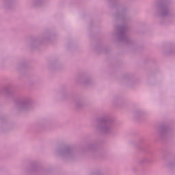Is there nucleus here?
Here are the masks:
<instances>
[{
  "label": "nucleus",
  "mask_w": 175,
  "mask_h": 175,
  "mask_svg": "<svg viewBox=\"0 0 175 175\" xmlns=\"http://www.w3.org/2000/svg\"><path fill=\"white\" fill-rule=\"evenodd\" d=\"M101 124L96 126V131L101 135H111L114 129V121L109 116L101 118Z\"/></svg>",
  "instance_id": "f257e3e1"
},
{
  "label": "nucleus",
  "mask_w": 175,
  "mask_h": 175,
  "mask_svg": "<svg viewBox=\"0 0 175 175\" xmlns=\"http://www.w3.org/2000/svg\"><path fill=\"white\" fill-rule=\"evenodd\" d=\"M55 152L62 159H73L75 152L69 147L57 148Z\"/></svg>",
  "instance_id": "f03ea898"
},
{
  "label": "nucleus",
  "mask_w": 175,
  "mask_h": 175,
  "mask_svg": "<svg viewBox=\"0 0 175 175\" xmlns=\"http://www.w3.org/2000/svg\"><path fill=\"white\" fill-rule=\"evenodd\" d=\"M15 5L16 0H2L0 8L4 10H12V9H14Z\"/></svg>",
  "instance_id": "7ed1b4c3"
},
{
  "label": "nucleus",
  "mask_w": 175,
  "mask_h": 175,
  "mask_svg": "<svg viewBox=\"0 0 175 175\" xmlns=\"http://www.w3.org/2000/svg\"><path fill=\"white\" fill-rule=\"evenodd\" d=\"M32 105V99L30 98H25L21 100L19 103H17V107L19 110H24L29 107Z\"/></svg>",
  "instance_id": "20e7f679"
},
{
  "label": "nucleus",
  "mask_w": 175,
  "mask_h": 175,
  "mask_svg": "<svg viewBox=\"0 0 175 175\" xmlns=\"http://www.w3.org/2000/svg\"><path fill=\"white\" fill-rule=\"evenodd\" d=\"M117 29L118 31L117 34L118 40L122 42H126V40H128V37L126 36V34H125V27L119 26L117 27Z\"/></svg>",
  "instance_id": "39448f33"
},
{
  "label": "nucleus",
  "mask_w": 175,
  "mask_h": 175,
  "mask_svg": "<svg viewBox=\"0 0 175 175\" xmlns=\"http://www.w3.org/2000/svg\"><path fill=\"white\" fill-rule=\"evenodd\" d=\"M170 13V9L169 8V7H167V5H163L161 8L160 16H161V17H165L167 16V14H169Z\"/></svg>",
  "instance_id": "423d86ee"
},
{
  "label": "nucleus",
  "mask_w": 175,
  "mask_h": 175,
  "mask_svg": "<svg viewBox=\"0 0 175 175\" xmlns=\"http://www.w3.org/2000/svg\"><path fill=\"white\" fill-rule=\"evenodd\" d=\"M78 83H84V84H88L91 82V78L87 77L85 76L80 77L77 79Z\"/></svg>",
  "instance_id": "0eeeda50"
},
{
  "label": "nucleus",
  "mask_w": 175,
  "mask_h": 175,
  "mask_svg": "<svg viewBox=\"0 0 175 175\" xmlns=\"http://www.w3.org/2000/svg\"><path fill=\"white\" fill-rule=\"evenodd\" d=\"M43 3V0H32L31 5L34 8H36V6H40L42 3Z\"/></svg>",
  "instance_id": "6e6552de"
},
{
  "label": "nucleus",
  "mask_w": 175,
  "mask_h": 175,
  "mask_svg": "<svg viewBox=\"0 0 175 175\" xmlns=\"http://www.w3.org/2000/svg\"><path fill=\"white\" fill-rule=\"evenodd\" d=\"M49 40V38L46 36L41 38H34L32 40V43H40L43 42V40Z\"/></svg>",
  "instance_id": "1a4fd4ad"
},
{
  "label": "nucleus",
  "mask_w": 175,
  "mask_h": 175,
  "mask_svg": "<svg viewBox=\"0 0 175 175\" xmlns=\"http://www.w3.org/2000/svg\"><path fill=\"white\" fill-rule=\"evenodd\" d=\"M3 91L4 94H9L10 92V86H5L3 88Z\"/></svg>",
  "instance_id": "9d476101"
},
{
  "label": "nucleus",
  "mask_w": 175,
  "mask_h": 175,
  "mask_svg": "<svg viewBox=\"0 0 175 175\" xmlns=\"http://www.w3.org/2000/svg\"><path fill=\"white\" fill-rule=\"evenodd\" d=\"M131 79H132V77H131V75H124L123 77V80L124 81H130V80H131Z\"/></svg>",
  "instance_id": "9b49d317"
},
{
  "label": "nucleus",
  "mask_w": 175,
  "mask_h": 175,
  "mask_svg": "<svg viewBox=\"0 0 175 175\" xmlns=\"http://www.w3.org/2000/svg\"><path fill=\"white\" fill-rule=\"evenodd\" d=\"M76 106L77 107H81V106H83V103H81V101H77L76 103Z\"/></svg>",
  "instance_id": "f8f14e48"
},
{
  "label": "nucleus",
  "mask_w": 175,
  "mask_h": 175,
  "mask_svg": "<svg viewBox=\"0 0 175 175\" xmlns=\"http://www.w3.org/2000/svg\"><path fill=\"white\" fill-rule=\"evenodd\" d=\"M65 96H68V94H62V97H63V98H65Z\"/></svg>",
  "instance_id": "ddd939ff"
},
{
  "label": "nucleus",
  "mask_w": 175,
  "mask_h": 175,
  "mask_svg": "<svg viewBox=\"0 0 175 175\" xmlns=\"http://www.w3.org/2000/svg\"><path fill=\"white\" fill-rule=\"evenodd\" d=\"M143 162H146V159H142Z\"/></svg>",
  "instance_id": "4468645a"
}]
</instances>
